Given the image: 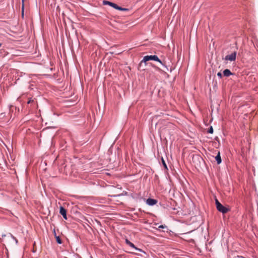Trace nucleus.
Listing matches in <instances>:
<instances>
[{"label":"nucleus","mask_w":258,"mask_h":258,"mask_svg":"<svg viewBox=\"0 0 258 258\" xmlns=\"http://www.w3.org/2000/svg\"><path fill=\"white\" fill-rule=\"evenodd\" d=\"M133 253L135 254H136L137 255H140L139 254H138V253Z\"/></svg>","instance_id":"19"},{"label":"nucleus","mask_w":258,"mask_h":258,"mask_svg":"<svg viewBox=\"0 0 258 258\" xmlns=\"http://www.w3.org/2000/svg\"><path fill=\"white\" fill-rule=\"evenodd\" d=\"M65 103H66V106H69L73 105L74 102L71 101L70 100H66Z\"/></svg>","instance_id":"9"},{"label":"nucleus","mask_w":258,"mask_h":258,"mask_svg":"<svg viewBox=\"0 0 258 258\" xmlns=\"http://www.w3.org/2000/svg\"><path fill=\"white\" fill-rule=\"evenodd\" d=\"M217 76H218L219 78H222V73H221V72H218V73H217Z\"/></svg>","instance_id":"16"},{"label":"nucleus","mask_w":258,"mask_h":258,"mask_svg":"<svg viewBox=\"0 0 258 258\" xmlns=\"http://www.w3.org/2000/svg\"><path fill=\"white\" fill-rule=\"evenodd\" d=\"M103 4L104 5H109V6L112 7V8H114L115 9H116V10H119V11H128L127 9L123 8H121L120 7H119L116 4L112 3V2H109V1H103Z\"/></svg>","instance_id":"2"},{"label":"nucleus","mask_w":258,"mask_h":258,"mask_svg":"<svg viewBox=\"0 0 258 258\" xmlns=\"http://www.w3.org/2000/svg\"><path fill=\"white\" fill-rule=\"evenodd\" d=\"M56 240L57 243L61 244L62 243V241L59 236H57L55 235Z\"/></svg>","instance_id":"11"},{"label":"nucleus","mask_w":258,"mask_h":258,"mask_svg":"<svg viewBox=\"0 0 258 258\" xmlns=\"http://www.w3.org/2000/svg\"><path fill=\"white\" fill-rule=\"evenodd\" d=\"M65 219H66V220H67V216H66V215Z\"/></svg>","instance_id":"20"},{"label":"nucleus","mask_w":258,"mask_h":258,"mask_svg":"<svg viewBox=\"0 0 258 258\" xmlns=\"http://www.w3.org/2000/svg\"><path fill=\"white\" fill-rule=\"evenodd\" d=\"M232 74L229 69H225L223 71V75L225 77H229Z\"/></svg>","instance_id":"6"},{"label":"nucleus","mask_w":258,"mask_h":258,"mask_svg":"<svg viewBox=\"0 0 258 258\" xmlns=\"http://www.w3.org/2000/svg\"><path fill=\"white\" fill-rule=\"evenodd\" d=\"M35 102L34 100V99H32L31 98H30L29 100H28L27 103L28 104H30V103H34Z\"/></svg>","instance_id":"13"},{"label":"nucleus","mask_w":258,"mask_h":258,"mask_svg":"<svg viewBox=\"0 0 258 258\" xmlns=\"http://www.w3.org/2000/svg\"><path fill=\"white\" fill-rule=\"evenodd\" d=\"M215 159H216L218 164H219L221 163L222 160H221V156L220 155V152H218V154L217 155V156L215 157Z\"/></svg>","instance_id":"7"},{"label":"nucleus","mask_w":258,"mask_h":258,"mask_svg":"<svg viewBox=\"0 0 258 258\" xmlns=\"http://www.w3.org/2000/svg\"><path fill=\"white\" fill-rule=\"evenodd\" d=\"M60 213L64 218V208L63 207H60Z\"/></svg>","instance_id":"10"},{"label":"nucleus","mask_w":258,"mask_h":258,"mask_svg":"<svg viewBox=\"0 0 258 258\" xmlns=\"http://www.w3.org/2000/svg\"><path fill=\"white\" fill-rule=\"evenodd\" d=\"M134 249H135L136 250L139 251H140V252H143L144 253H145L142 249L139 248H138L136 246V248H134Z\"/></svg>","instance_id":"15"},{"label":"nucleus","mask_w":258,"mask_h":258,"mask_svg":"<svg viewBox=\"0 0 258 258\" xmlns=\"http://www.w3.org/2000/svg\"><path fill=\"white\" fill-rule=\"evenodd\" d=\"M215 204L216 205L217 209L220 212L222 213L223 214L226 213L228 211V209L225 207L224 206H223L219 201L218 200H216L215 201Z\"/></svg>","instance_id":"3"},{"label":"nucleus","mask_w":258,"mask_h":258,"mask_svg":"<svg viewBox=\"0 0 258 258\" xmlns=\"http://www.w3.org/2000/svg\"><path fill=\"white\" fill-rule=\"evenodd\" d=\"M236 52L234 51L230 54L227 55L225 57V59L226 60H230L231 61H234L236 59Z\"/></svg>","instance_id":"4"},{"label":"nucleus","mask_w":258,"mask_h":258,"mask_svg":"<svg viewBox=\"0 0 258 258\" xmlns=\"http://www.w3.org/2000/svg\"><path fill=\"white\" fill-rule=\"evenodd\" d=\"M1 46V44L0 43V46Z\"/></svg>","instance_id":"21"},{"label":"nucleus","mask_w":258,"mask_h":258,"mask_svg":"<svg viewBox=\"0 0 258 258\" xmlns=\"http://www.w3.org/2000/svg\"><path fill=\"white\" fill-rule=\"evenodd\" d=\"M22 16L24 15V7L23 5L22 6Z\"/></svg>","instance_id":"18"},{"label":"nucleus","mask_w":258,"mask_h":258,"mask_svg":"<svg viewBox=\"0 0 258 258\" xmlns=\"http://www.w3.org/2000/svg\"><path fill=\"white\" fill-rule=\"evenodd\" d=\"M208 132L210 134H213V128L212 126H210V127L209 128Z\"/></svg>","instance_id":"12"},{"label":"nucleus","mask_w":258,"mask_h":258,"mask_svg":"<svg viewBox=\"0 0 258 258\" xmlns=\"http://www.w3.org/2000/svg\"><path fill=\"white\" fill-rule=\"evenodd\" d=\"M157 200L153 199H151V198L148 199L146 201L147 204L149 206H154L156 204H157Z\"/></svg>","instance_id":"5"},{"label":"nucleus","mask_w":258,"mask_h":258,"mask_svg":"<svg viewBox=\"0 0 258 258\" xmlns=\"http://www.w3.org/2000/svg\"><path fill=\"white\" fill-rule=\"evenodd\" d=\"M167 228V226L165 225H161L158 226V228L164 229V228Z\"/></svg>","instance_id":"14"},{"label":"nucleus","mask_w":258,"mask_h":258,"mask_svg":"<svg viewBox=\"0 0 258 258\" xmlns=\"http://www.w3.org/2000/svg\"><path fill=\"white\" fill-rule=\"evenodd\" d=\"M125 243L126 244L129 245L130 246L133 247V248H136V246L133 244L132 242H131L130 241H129L128 239H125Z\"/></svg>","instance_id":"8"},{"label":"nucleus","mask_w":258,"mask_h":258,"mask_svg":"<svg viewBox=\"0 0 258 258\" xmlns=\"http://www.w3.org/2000/svg\"><path fill=\"white\" fill-rule=\"evenodd\" d=\"M149 60H154L156 61L159 62L163 66L166 68V67L163 63V62L161 61V60L158 58V57L156 55H146L145 56L141 62H146Z\"/></svg>","instance_id":"1"},{"label":"nucleus","mask_w":258,"mask_h":258,"mask_svg":"<svg viewBox=\"0 0 258 258\" xmlns=\"http://www.w3.org/2000/svg\"><path fill=\"white\" fill-rule=\"evenodd\" d=\"M162 162H163V164L164 166L166 168H167L166 164V163H165V161H164L163 159H162Z\"/></svg>","instance_id":"17"}]
</instances>
